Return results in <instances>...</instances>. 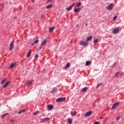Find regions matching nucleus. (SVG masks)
Returning <instances> with one entry per match:
<instances>
[{
  "instance_id": "58836bf2",
  "label": "nucleus",
  "mask_w": 124,
  "mask_h": 124,
  "mask_svg": "<svg viewBox=\"0 0 124 124\" xmlns=\"http://www.w3.org/2000/svg\"><path fill=\"white\" fill-rule=\"evenodd\" d=\"M38 58V56L37 55V54H36L35 56V59L36 60Z\"/></svg>"
},
{
  "instance_id": "2eb2a0df",
  "label": "nucleus",
  "mask_w": 124,
  "mask_h": 124,
  "mask_svg": "<svg viewBox=\"0 0 124 124\" xmlns=\"http://www.w3.org/2000/svg\"><path fill=\"white\" fill-rule=\"evenodd\" d=\"M16 65V63H13L11 64V65H10L9 68L10 69L13 68V67H14V66H15Z\"/></svg>"
},
{
  "instance_id": "6e6552de",
  "label": "nucleus",
  "mask_w": 124,
  "mask_h": 124,
  "mask_svg": "<svg viewBox=\"0 0 124 124\" xmlns=\"http://www.w3.org/2000/svg\"><path fill=\"white\" fill-rule=\"evenodd\" d=\"M42 123H45L46 122H49L50 121V119L48 117H46V118L42 119Z\"/></svg>"
},
{
  "instance_id": "f257e3e1",
  "label": "nucleus",
  "mask_w": 124,
  "mask_h": 124,
  "mask_svg": "<svg viewBox=\"0 0 124 124\" xmlns=\"http://www.w3.org/2000/svg\"><path fill=\"white\" fill-rule=\"evenodd\" d=\"M113 6H114V4L110 3L107 7V10H112L113 9Z\"/></svg>"
},
{
  "instance_id": "4468645a",
  "label": "nucleus",
  "mask_w": 124,
  "mask_h": 124,
  "mask_svg": "<svg viewBox=\"0 0 124 124\" xmlns=\"http://www.w3.org/2000/svg\"><path fill=\"white\" fill-rule=\"evenodd\" d=\"M92 64V62L87 61H86V62L85 63V65L86 66H88L90 65V64Z\"/></svg>"
},
{
  "instance_id": "ea45409f",
  "label": "nucleus",
  "mask_w": 124,
  "mask_h": 124,
  "mask_svg": "<svg viewBox=\"0 0 124 124\" xmlns=\"http://www.w3.org/2000/svg\"><path fill=\"white\" fill-rule=\"evenodd\" d=\"M117 18V16H115L113 18V21H115V20H116Z\"/></svg>"
},
{
  "instance_id": "dca6fc26",
  "label": "nucleus",
  "mask_w": 124,
  "mask_h": 124,
  "mask_svg": "<svg viewBox=\"0 0 124 124\" xmlns=\"http://www.w3.org/2000/svg\"><path fill=\"white\" fill-rule=\"evenodd\" d=\"M67 121L68 122V123H69V124H72V119H71V118H67Z\"/></svg>"
},
{
  "instance_id": "5701e85b",
  "label": "nucleus",
  "mask_w": 124,
  "mask_h": 124,
  "mask_svg": "<svg viewBox=\"0 0 124 124\" xmlns=\"http://www.w3.org/2000/svg\"><path fill=\"white\" fill-rule=\"evenodd\" d=\"M88 90V87H84L83 88L81 92H87V90Z\"/></svg>"
},
{
  "instance_id": "8fccbe9b",
  "label": "nucleus",
  "mask_w": 124,
  "mask_h": 124,
  "mask_svg": "<svg viewBox=\"0 0 124 124\" xmlns=\"http://www.w3.org/2000/svg\"><path fill=\"white\" fill-rule=\"evenodd\" d=\"M87 24H86V26H87Z\"/></svg>"
},
{
  "instance_id": "9b49d317",
  "label": "nucleus",
  "mask_w": 124,
  "mask_h": 124,
  "mask_svg": "<svg viewBox=\"0 0 124 124\" xmlns=\"http://www.w3.org/2000/svg\"><path fill=\"white\" fill-rule=\"evenodd\" d=\"M58 92V89L57 88H54L51 91V93H57Z\"/></svg>"
},
{
  "instance_id": "c03bdc74",
  "label": "nucleus",
  "mask_w": 124,
  "mask_h": 124,
  "mask_svg": "<svg viewBox=\"0 0 124 124\" xmlns=\"http://www.w3.org/2000/svg\"><path fill=\"white\" fill-rule=\"evenodd\" d=\"M42 71H43V73H44V72H45V69H44Z\"/></svg>"
},
{
  "instance_id": "ddd939ff",
  "label": "nucleus",
  "mask_w": 124,
  "mask_h": 124,
  "mask_svg": "<svg viewBox=\"0 0 124 124\" xmlns=\"http://www.w3.org/2000/svg\"><path fill=\"white\" fill-rule=\"evenodd\" d=\"M10 83V82L7 81L5 84H4V85L2 86V88L3 89H5V88H6V87H7L8 85H9Z\"/></svg>"
},
{
  "instance_id": "423d86ee",
  "label": "nucleus",
  "mask_w": 124,
  "mask_h": 124,
  "mask_svg": "<svg viewBox=\"0 0 124 124\" xmlns=\"http://www.w3.org/2000/svg\"><path fill=\"white\" fill-rule=\"evenodd\" d=\"M74 6V4H72L69 7L66 8V10H67V11H70V10L72 9Z\"/></svg>"
},
{
  "instance_id": "f3484780",
  "label": "nucleus",
  "mask_w": 124,
  "mask_h": 124,
  "mask_svg": "<svg viewBox=\"0 0 124 124\" xmlns=\"http://www.w3.org/2000/svg\"><path fill=\"white\" fill-rule=\"evenodd\" d=\"M53 108H54V107L52 105H48L47 106V108L48 110H53Z\"/></svg>"
},
{
  "instance_id": "cd10ccee",
  "label": "nucleus",
  "mask_w": 124,
  "mask_h": 124,
  "mask_svg": "<svg viewBox=\"0 0 124 124\" xmlns=\"http://www.w3.org/2000/svg\"><path fill=\"white\" fill-rule=\"evenodd\" d=\"M23 112H26V109H23L20 110V111L18 112V114H22V113H23Z\"/></svg>"
},
{
  "instance_id": "473e14b6",
  "label": "nucleus",
  "mask_w": 124,
  "mask_h": 124,
  "mask_svg": "<svg viewBox=\"0 0 124 124\" xmlns=\"http://www.w3.org/2000/svg\"><path fill=\"white\" fill-rule=\"evenodd\" d=\"M42 47H43V46H41V45L40 47H39L38 48V50H39L42 49Z\"/></svg>"
},
{
  "instance_id": "72a5a7b5",
  "label": "nucleus",
  "mask_w": 124,
  "mask_h": 124,
  "mask_svg": "<svg viewBox=\"0 0 124 124\" xmlns=\"http://www.w3.org/2000/svg\"><path fill=\"white\" fill-rule=\"evenodd\" d=\"M40 18H43L44 17V16L43 14H41L40 15Z\"/></svg>"
},
{
  "instance_id": "9d476101",
  "label": "nucleus",
  "mask_w": 124,
  "mask_h": 124,
  "mask_svg": "<svg viewBox=\"0 0 124 124\" xmlns=\"http://www.w3.org/2000/svg\"><path fill=\"white\" fill-rule=\"evenodd\" d=\"M118 75H120V76H122V75H124V73L118 72L115 74V77H118Z\"/></svg>"
},
{
  "instance_id": "39448f33",
  "label": "nucleus",
  "mask_w": 124,
  "mask_h": 124,
  "mask_svg": "<svg viewBox=\"0 0 124 124\" xmlns=\"http://www.w3.org/2000/svg\"><path fill=\"white\" fill-rule=\"evenodd\" d=\"M119 31H120V28L119 27H117L113 29V32L114 34H115V33H117V32H119Z\"/></svg>"
},
{
  "instance_id": "f03ea898",
  "label": "nucleus",
  "mask_w": 124,
  "mask_h": 124,
  "mask_svg": "<svg viewBox=\"0 0 124 124\" xmlns=\"http://www.w3.org/2000/svg\"><path fill=\"white\" fill-rule=\"evenodd\" d=\"M93 114V111H90L88 112H87L84 114V117H90V116H92Z\"/></svg>"
},
{
  "instance_id": "de8ad7c7",
  "label": "nucleus",
  "mask_w": 124,
  "mask_h": 124,
  "mask_svg": "<svg viewBox=\"0 0 124 124\" xmlns=\"http://www.w3.org/2000/svg\"><path fill=\"white\" fill-rule=\"evenodd\" d=\"M115 66V64H113V67Z\"/></svg>"
},
{
  "instance_id": "e433bc0d",
  "label": "nucleus",
  "mask_w": 124,
  "mask_h": 124,
  "mask_svg": "<svg viewBox=\"0 0 124 124\" xmlns=\"http://www.w3.org/2000/svg\"><path fill=\"white\" fill-rule=\"evenodd\" d=\"M37 42H38V39H37L35 42H34V44H36V43H37Z\"/></svg>"
},
{
  "instance_id": "bb28decb",
  "label": "nucleus",
  "mask_w": 124,
  "mask_h": 124,
  "mask_svg": "<svg viewBox=\"0 0 124 124\" xmlns=\"http://www.w3.org/2000/svg\"><path fill=\"white\" fill-rule=\"evenodd\" d=\"M8 114H9L8 113H5V114H4L2 115L1 116V119H3V118H4V116H7V115H8Z\"/></svg>"
},
{
  "instance_id": "a211bd4d",
  "label": "nucleus",
  "mask_w": 124,
  "mask_h": 124,
  "mask_svg": "<svg viewBox=\"0 0 124 124\" xmlns=\"http://www.w3.org/2000/svg\"><path fill=\"white\" fill-rule=\"evenodd\" d=\"M31 52H32V50H30L28 52V54H27V58H29V57L31 56Z\"/></svg>"
},
{
  "instance_id": "37998d69",
  "label": "nucleus",
  "mask_w": 124,
  "mask_h": 124,
  "mask_svg": "<svg viewBox=\"0 0 124 124\" xmlns=\"http://www.w3.org/2000/svg\"><path fill=\"white\" fill-rule=\"evenodd\" d=\"M103 118H104L103 116L101 117L100 118V120H102V119H103Z\"/></svg>"
},
{
  "instance_id": "c85d7f7f",
  "label": "nucleus",
  "mask_w": 124,
  "mask_h": 124,
  "mask_svg": "<svg viewBox=\"0 0 124 124\" xmlns=\"http://www.w3.org/2000/svg\"><path fill=\"white\" fill-rule=\"evenodd\" d=\"M31 84V81L30 80L28 82L26 83V85H27V86H30Z\"/></svg>"
},
{
  "instance_id": "1a4fd4ad",
  "label": "nucleus",
  "mask_w": 124,
  "mask_h": 124,
  "mask_svg": "<svg viewBox=\"0 0 124 124\" xmlns=\"http://www.w3.org/2000/svg\"><path fill=\"white\" fill-rule=\"evenodd\" d=\"M14 45V43L13 42H12L10 45V51H12L13 49V46Z\"/></svg>"
},
{
  "instance_id": "49530a36",
  "label": "nucleus",
  "mask_w": 124,
  "mask_h": 124,
  "mask_svg": "<svg viewBox=\"0 0 124 124\" xmlns=\"http://www.w3.org/2000/svg\"><path fill=\"white\" fill-rule=\"evenodd\" d=\"M31 46H33V45H34V43H32V44H31Z\"/></svg>"
},
{
  "instance_id": "c756f323",
  "label": "nucleus",
  "mask_w": 124,
  "mask_h": 124,
  "mask_svg": "<svg viewBox=\"0 0 124 124\" xmlns=\"http://www.w3.org/2000/svg\"><path fill=\"white\" fill-rule=\"evenodd\" d=\"M81 5V2H78V3L77 4V7H79V6H80Z\"/></svg>"
},
{
  "instance_id": "393cba45",
  "label": "nucleus",
  "mask_w": 124,
  "mask_h": 124,
  "mask_svg": "<svg viewBox=\"0 0 124 124\" xmlns=\"http://www.w3.org/2000/svg\"><path fill=\"white\" fill-rule=\"evenodd\" d=\"M39 113H40V112L39 111H37L34 112L33 115H34V116H36V115H38V114H39Z\"/></svg>"
},
{
  "instance_id": "c9c22d12",
  "label": "nucleus",
  "mask_w": 124,
  "mask_h": 124,
  "mask_svg": "<svg viewBox=\"0 0 124 124\" xmlns=\"http://www.w3.org/2000/svg\"><path fill=\"white\" fill-rule=\"evenodd\" d=\"M97 40H98L97 39L94 40V43H97V42H98Z\"/></svg>"
},
{
  "instance_id": "09e8293b",
  "label": "nucleus",
  "mask_w": 124,
  "mask_h": 124,
  "mask_svg": "<svg viewBox=\"0 0 124 124\" xmlns=\"http://www.w3.org/2000/svg\"><path fill=\"white\" fill-rule=\"evenodd\" d=\"M79 0V1H81V0Z\"/></svg>"
},
{
  "instance_id": "4c0bfd02",
  "label": "nucleus",
  "mask_w": 124,
  "mask_h": 124,
  "mask_svg": "<svg viewBox=\"0 0 124 124\" xmlns=\"http://www.w3.org/2000/svg\"><path fill=\"white\" fill-rule=\"evenodd\" d=\"M52 0H47L46 1V3H49V2H50V1H52Z\"/></svg>"
},
{
  "instance_id": "4be33fe9",
  "label": "nucleus",
  "mask_w": 124,
  "mask_h": 124,
  "mask_svg": "<svg viewBox=\"0 0 124 124\" xmlns=\"http://www.w3.org/2000/svg\"><path fill=\"white\" fill-rule=\"evenodd\" d=\"M46 42H47V40L45 39L44 41L41 43V46H43V45H44V44H45Z\"/></svg>"
},
{
  "instance_id": "a18cd8bd",
  "label": "nucleus",
  "mask_w": 124,
  "mask_h": 124,
  "mask_svg": "<svg viewBox=\"0 0 124 124\" xmlns=\"http://www.w3.org/2000/svg\"><path fill=\"white\" fill-rule=\"evenodd\" d=\"M2 5H3V3L0 4V6H2Z\"/></svg>"
},
{
  "instance_id": "f8f14e48",
  "label": "nucleus",
  "mask_w": 124,
  "mask_h": 124,
  "mask_svg": "<svg viewBox=\"0 0 124 124\" xmlns=\"http://www.w3.org/2000/svg\"><path fill=\"white\" fill-rule=\"evenodd\" d=\"M80 11H81V8L74 9V11L75 13L80 12Z\"/></svg>"
},
{
  "instance_id": "a878e982",
  "label": "nucleus",
  "mask_w": 124,
  "mask_h": 124,
  "mask_svg": "<svg viewBox=\"0 0 124 124\" xmlns=\"http://www.w3.org/2000/svg\"><path fill=\"white\" fill-rule=\"evenodd\" d=\"M69 66H70V63L68 62L66 65L65 66V69L67 68V67H69Z\"/></svg>"
},
{
  "instance_id": "b1692460",
  "label": "nucleus",
  "mask_w": 124,
  "mask_h": 124,
  "mask_svg": "<svg viewBox=\"0 0 124 124\" xmlns=\"http://www.w3.org/2000/svg\"><path fill=\"white\" fill-rule=\"evenodd\" d=\"M54 29H55V26H53L52 28H49V31L50 32H52L54 30Z\"/></svg>"
},
{
  "instance_id": "6ab92c4d",
  "label": "nucleus",
  "mask_w": 124,
  "mask_h": 124,
  "mask_svg": "<svg viewBox=\"0 0 124 124\" xmlns=\"http://www.w3.org/2000/svg\"><path fill=\"white\" fill-rule=\"evenodd\" d=\"M77 112L76 111H72L71 112V115L72 117H74L75 115H76Z\"/></svg>"
},
{
  "instance_id": "0eeeda50",
  "label": "nucleus",
  "mask_w": 124,
  "mask_h": 124,
  "mask_svg": "<svg viewBox=\"0 0 124 124\" xmlns=\"http://www.w3.org/2000/svg\"><path fill=\"white\" fill-rule=\"evenodd\" d=\"M65 100V98L60 97V98H58L56 100V102H59V101L62 102V101H64Z\"/></svg>"
},
{
  "instance_id": "2f4dec72",
  "label": "nucleus",
  "mask_w": 124,
  "mask_h": 124,
  "mask_svg": "<svg viewBox=\"0 0 124 124\" xmlns=\"http://www.w3.org/2000/svg\"><path fill=\"white\" fill-rule=\"evenodd\" d=\"M10 123H14V122H15V120L11 119L10 120Z\"/></svg>"
},
{
  "instance_id": "20e7f679",
  "label": "nucleus",
  "mask_w": 124,
  "mask_h": 124,
  "mask_svg": "<svg viewBox=\"0 0 124 124\" xmlns=\"http://www.w3.org/2000/svg\"><path fill=\"white\" fill-rule=\"evenodd\" d=\"M119 105H120V103L119 102L115 103L112 106V107H111V109H115L116 107H117V106H119Z\"/></svg>"
},
{
  "instance_id": "aec40b11",
  "label": "nucleus",
  "mask_w": 124,
  "mask_h": 124,
  "mask_svg": "<svg viewBox=\"0 0 124 124\" xmlns=\"http://www.w3.org/2000/svg\"><path fill=\"white\" fill-rule=\"evenodd\" d=\"M52 7H53V5L52 4L48 5L47 6H46V9H50V8H52Z\"/></svg>"
},
{
  "instance_id": "7ed1b4c3",
  "label": "nucleus",
  "mask_w": 124,
  "mask_h": 124,
  "mask_svg": "<svg viewBox=\"0 0 124 124\" xmlns=\"http://www.w3.org/2000/svg\"><path fill=\"white\" fill-rule=\"evenodd\" d=\"M79 44L80 45H81L82 46H87L88 45V43L87 42H85L84 41H81L79 43Z\"/></svg>"
},
{
  "instance_id": "79ce46f5",
  "label": "nucleus",
  "mask_w": 124,
  "mask_h": 124,
  "mask_svg": "<svg viewBox=\"0 0 124 124\" xmlns=\"http://www.w3.org/2000/svg\"><path fill=\"white\" fill-rule=\"evenodd\" d=\"M94 124H99V122H96L94 123Z\"/></svg>"
},
{
  "instance_id": "a19ab883",
  "label": "nucleus",
  "mask_w": 124,
  "mask_h": 124,
  "mask_svg": "<svg viewBox=\"0 0 124 124\" xmlns=\"http://www.w3.org/2000/svg\"><path fill=\"white\" fill-rule=\"evenodd\" d=\"M101 85H102V83H100V84H98V85L97 86L96 88H98V87H99V86H101Z\"/></svg>"
},
{
  "instance_id": "f704fd0d",
  "label": "nucleus",
  "mask_w": 124,
  "mask_h": 124,
  "mask_svg": "<svg viewBox=\"0 0 124 124\" xmlns=\"http://www.w3.org/2000/svg\"><path fill=\"white\" fill-rule=\"evenodd\" d=\"M120 116H118L116 119V121H119V119H120Z\"/></svg>"
},
{
  "instance_id": "7c9ffc66",
  "label": "nucleus",
  "mask_w": 124,
  "mask_h": 124,
  "mask_svg": "<svg viewBox=\"0 0 124 124\" xmlns=\"http://www.w3.org/2000/svg\"><path fill=\"white\" fill-rule=\"evenodd\" d=\"M5 81H6V78L3 79L1 82V84H3V83H4L5 82Z\"/></svg>"
},
{
  "instance_id": "412c9836",
  "label": "nucleus",
  "mask_w": 124,
  "mask_h": 124,
  "mask_svg": "<svg viewBox=\"0 0 124 124\" xmlns=\"http://www.w3.org/2000/svg\"><path fill=\"white\" fill-rule=\"evenodd\" d=\"M92 38H93V36H90L87 38L86 41H90V40H92Z\"/></svg>"
}]
</instances>
